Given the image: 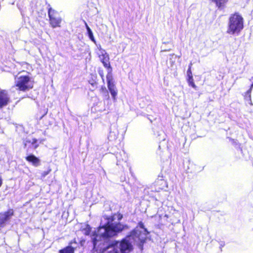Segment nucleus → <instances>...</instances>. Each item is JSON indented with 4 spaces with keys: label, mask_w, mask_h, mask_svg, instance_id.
Listing matches in <instances>:
<instances>
[{
    "label": "nucleus",
    "mask_w": 253,
    "mask_h": 253,
    "mask_svg": "<svg viewBox=\"0 0 253 253\" xmlns=\"http://www.w3.org/2000/svg\"><path fill=\"white\" fill-rule=\"evenodd\" d=\"M15 86L18 90L25 92L33 88L34 81L29 75H21L17 78Z\"/></svg>",
    "instance_id": "nucleus-3"
},
{
    "label": "nucleus",
    "mask_w": 253,
    "mask_h": 253,
    "mask_svg": "<svg viewBox=\"0 0 253 253\" xmlns=\"http://www.w3.org/2000/svg\"><path fill=\"white\" fill-rule=\"evenodd\" d=\"M120 249L121 253H128L132 250V246L129 242L126 239H123L120 244Z\"/></svg>",
    "instance_id": "nucleus-11"
},
{
    "label": "nucleus",
    "mask_w": 253,
    "mask_h": 253,
    "mask_svg": "<svg viewBox=\"0 0 253 253\" xmlns=\"http://www.w3.org/2000/svg\"><path fill=\"white\" fill-rule=\"evenodd\" d=\"M26 160L32 163L35 167H38L40 165L41 161L40 159L33 154H30L25 157Z\"/></svg>",
    "instance_id": "nucleus-13"
},
{
    "label": "nucleus",
    "mask_w": 253,
    "mask_h": 253,
    "mask_svg": "<svg viewBox=\"0 0 253 253\" xmlns=\"http://www.w3.org/2000/svg\"><path fill=\"white\" fill-rule=\"evenodd\" d=\"M101 62L103 66L108 70V73L110 72V75L112 74V68L109 61V56L107 53H103L99 56Z\"/></svg>",
    "instance_id": "nucleus-9"
},
{
    "label": "nucleus",
    "mask_w": 253,
    "mask_h": 253,
    "mask_svg": "<svg viewBox=\"0 0 253 253\" xmlns=\"http://www.w3.org/2000/svg\"><path fill=\"white\" fill-rule=\"evenodd\" d=\"M106 78L108 89L110 91L113 99L115 100L116 97L117 95V91L116 89V87L113 82L112 74L110 75V72L107 73Z\"/></svg>",
    "instance_id": "nucleus-7"
},
{
    "label": "nucleus",
    "mask_w": 253,
    "mask_h": 253,
    "mask_svg": "<svg viewBox=\"0 0 253 253\" xmlns=\"http://www.w3.org/2000/svg\"><path fill=\"white\" fill-rule=\"evenodd\" d=\"M51 171V169L50 168H48L47 170L43 171L41 173V177L42 178L45 177L47 175H48Z\"/></svg>",
    "instance_id": "nucleus-20"
},
{
    "label": "nucleus",
    "mask_w": 253,
    "mask_h": 253,
    "mask_svg": "<svg viewBox=\"0 0 253 253\" xmlns=\"http://www.w3.org/2000/svg\"><path fill=\"white\" fill-rule=\"evenodd\" d=\"M252 89H253V88H251V87H250V89L246 92L247 94H249V98H250V100H251V92L252 91Z\"/></svg>",
    "instance_id": "nucleus-22"
},
{
    "label": "nucleus",
    "mask_w": 253,
    "mask_h": 253,
    "mask_svg": "<svg viewBox=\"0 0 253 253\" xmlns=\"http://www.w3.org/2000/svg\"><path fill=\"white\" fill-rule=\"evenodd\" d=\"M211 3L215 4L218 9H223L229 0H209Z\"/></svg>",
    "instance_id": "nucleus-14"
},
{
    "label": "nucleus",
    "mask_w": 253,
    "mask_h": 253,
    "mask_svg": "<svg viewBox=\"0 0 253 253\" xmlns=\"http://www.w3.org/2000/svg\"><path fill=\"white\" fill-rule=\"evenodd\" d=\"M98 72L99 75L101 77V78L102 80V81L104 82V71H103V69L99 68L98 69Z\"/></svg>",
    "instance_id": "nucleus-19"
},
{
    "label": "nucleus",
    "mask_w": 253,
    "mask_h": 253,
    "mask_svg": "<svg viewBox=\"0 0 253 253\" xmlns=\"http://www.w3.org/2000/svg\"><path fill=\"white\" fill-rule=\"evenodd\" d=\"M142 233L145 236H147L150 232L148 231L147 228L145 227L142 221H139L136 227L129 232V235H128L126 237H135L137 238L140 241L141 246L142 247L143 244L146 242L147 238L145 237L141 238Z\"/></svg>",
    "instance_id": "nucleus-4"
},
{
    "label": "nucleus",
    "mask_w": 253,
    "mask_h": 253,
    "mask_svg": "<svg viewBox=\"0 0 253 253\" xmlns=\"http://www.w3.org/2000/svg\"><path fill=\"white\" fill-rule=\"evenodd\" d=\"M187 82L188 84V85L194 89H197V86L195 85L194 82V79L193 76L187 77Z\"/></svg>",
    "instance_id": "nucleus-17"
},
{
    "label": "nucleus",
    "mask_w": 253,
    "mask_h": 253,
    "mask_svg": "<svg viewBox=\"0 0 253 253\" xmlns=\"http://www.w3.org/2000/svg\"><path fill=\"white\" fill-rule=\"evenodd\" d=\"M250 87H251V88H253V83L251 84Z\"/></svg>",
    "instance_id": "nucleus-25"
},
{
    "label": "nucleus",
    "mask_w": 253,
    "mask_h": 253,
    "mask_svg": "<svg viewBox=\"0 0 253 253\" xmlns=\"http://www.w3.org/2000/svg\"><path fill=\"white\" fill-rule=\"evenodd\" d=\"M48 15L49 22L51 27L53 28L60 27L62 18L59 16L58 13L49 7L48 8Z\"/></svg>",
    "instance_id": "nucleus-5"
},
{
    "label": "nucleus",
    "mask_w": 253,
    "mask_h": 253,
    "mask_svg": "<svg viewBox=\"0 0 253 253\" xmlns=\"http://www.w3.org/2000/svg\"><path fill=\"white\" fill-rule=\"evenodd\" d=\"M84 230L85 231L84 235L86 236H88L90 234L91 228L89 225L87 224L85 228L84 229Z\"/></svg>",
    "instance_id": "nucleus-18"
},
{
    "label": "nucleus",
    "mask_w": 253,
    "mask_h": 253,
    "mask_svg": "<svg viewBox=\"0 0 253 253\" xmlns=\"http://www.w3.org/2000/svg\"><path fill=\"white\" fill-rule=\"evenodd\" d=\"M14 215V211L13 209H8L3 212L0 213V227H3L5 226L6 222L10 220L11 218Z\"/></svg>",
    "instance_id": "nucleus-6"
},
{
    "label": "nucleus",
    "mask_w": 253,
    "mask_h": 253,
    "mask_svg": "<svg viewBox=\"0 0 253 253\" xmlns=\"http://www.w3.org/2000/svg\"><path fill=\"white\" fill-rule=\"evenodd\" d=\"M10 102L9 97L4 90H0V109L7 106Z\"/></svg>",
    "instance_id": "nucleus-10"
},
{
    "label": "nucleus",
    "mask_w": 253,
    "mask_h": 253,
    "mask_svg": "<svg viewBox=\"0 0 253 253\" xmlns=\"http://www.w3.org/2000/svg\"><path fill=\"white\" fill-rule=\"evenodd\" d=\"M96 76L92 75L91 79L88 81V83L93 87H97L98 83L96 81Z\"/></svg>",
    "instance_id": "nucleus-16"
},
{
    "label": "nucleus",
    "mask_w": 253,
    "mask_h": 253,
    "mask_svg": "<svg viewBox=\"0 0 253 253\" xmlns=\"http://www.w3.org/2000/svg\"><path fill=\"white\" fill-rule=\"evenodd\" d=\"M38 147V140L35 138H32V140H27L24 142V147L27 149V152L28 151L29 148L36 149Z\"/></svg>",
    "instance_id": "nucleus-12"
},
{
    "label": "nucleus",
    "mask_w": 253,
    "mask_h": 253,
    "mask_svg": "<svg viewBox=\"0 0 253 253\" xmlns=\"http://www.w3.org/2000/svg\"><path fill=\"white\" fill-rule=\"evenodd\" d=\"M244 28V19L241 15L235 12L232 14L229 19L227 33L230 35L239 34Z\"/></svg>",
    "instance_id": "nucleus-2"
},
{
    "label": "nucleus",
    "mask_w": 253,
    "mask_h": 253,
    "mask_svg": "<svg viewBox=\"0 0 253 253\" xmlns=\"http://www.w3.org/2000/svg\"><path fill=\"white\" fill-rule=\"evenodd\" d=\"M2 184H3V179H2V176L1 175H0V188L2 186Z\"/></svg>",
    "instance_id": "nucleus-23"
},
{
    "label": "nucleus",
    "mask_w": 253,
    "mask_h": 253,
    "mask_svg": "<svg viewBox=\"0 0 253 253\" xmlns=\"http://www.w3.org/2000/svg\"><path fill=\"white\" fill-rule=\"evenodd\" d=\"M74 245H78L77 240L75 238L69 242L68 246L60 249L59 251V253H75V251L77 249V247L74 246Z\"/></svg>",
    "instance_id": "nucleus-8"
},
{
    "label": "nucleus",
    "mask_w": 253,
    "mask_h": 253,
    "mask_svg": "<svg viewBox=\"0 0 253 253\" xmlns=\"http://www.w3.org/2000/svg\"><path fill=\"white\" fill-rule=\"evenodd\" d=\"M193 76L192 69H188L187 71V77Z\"/></svg>",
    "instance_id": "nucleus-21"
},
{
    "label": "nucleus",
    "mask_w": 253,
    "mask_h": 253,
    "mask_svg": "<svg viewBox=\"0 0 253 253\" xmlns=\"http://www.w3.org/2000/svg\"><path fill=\"white\" fill-rule=\"evenodd\" d=\"M192 65H193L192 62H191L188 65V69H192Z\"/></svg>",
    "instance_id": "nucleus-24"
},
{
    "label": "nucleus",
    "mask_w": 253,
    "mask_h": 253,
    "mask_svg": "<svg viewBox=\"0 0 253 253\" xmlns=\"http://www.w3.org/2000/svg\"><path fill=\"white\" fill-rule=\"evenodd\" d=\"M83 241H84V240L81 241H80V243H81V244H82V242H83Z\"/></svg>",
    "instance_id": "nucleus-26"
},
{
    "label": "nucleus",
    "mask_w": 253,
    "mask_h": 253,
    "mask_svg": "<svg viewBox=\"0 0 253 253\" xmlns=\"http://www.w3.org/2000/svg\"><path fill=\"white\" fill-rule=\"evenodd\" d=\"M85 27L86 28V30H87V33H88V37H89V39L93 42H94L95 43V39L94 38L93 33H92L90 28L89 27V26H88L87 24L85 22Z\"/></svg>",
    "instance_id": "nucleus-15"
},
{
    "label": "nucleus",
    "mask_w": 253,
    "mask_h": 253,
    "mask_svg": "<svg viewBox=\"0 0 253 253\" xmlns=\"http://www.w3.org/2000/svg\"><path fill=\"white\" fill-rule=\"evenodd\" d=\"M47 114V112H45V114H44V115H45V114Z\"/></svg>",
    "instance_id": "nucleus-29"
},
{
    "label": "nucleus",
    "mask_w": 253,
    "mask_h": 253,
    "mask_svg": "<svg viewBox=\"0 0 253 253\" xmlns=\"http://www.w3.org/2000/svg\"><path fill=\"white\" fill-rule=\"evenodd\" d=\"M117 217L118 221H120L123 217V215L120 212L115 213L106 218L107 222L106 224L98 227L99 234H94V237L92 239L93 249L96 251L103 252L107 250L109 246L105 245V241H103L98 244L99 240L98 237H102L104 239H108L117 235L118 233L121 232L124 229L128 228L127 225H124L120 222L113 223Z\"/></svg>",
    "instance_id": "nucleus-1"
},
{
    "label": "nucleus",
    "mask_w": 253,
    "mask_h": 253,
    "mask_svg": "<svg viewBox=\"0 0 253 253\" xmlns=\"http://www.w3.org/2000/svg\"><path fill=\"white\" fill-rule=\"evenodd\" d=\"M47 114V112H45V114H44V115H45V114Z\"/></svg>",
    "instance_id": "nucleus-27"
},
{
    "label": "nucleus",
    "mask_w": 253,
    "mask_h": 253,
    "mask_svg": "<svg viewBox=\"0 0 253 253\" xmlns=\"http://www.w3.org/2000/svg\"><path fill=\"white\" fill-rule=\"evenodd\" d=\"M47 114V112H45V114H44V115H45V114Z\"/></svg>",
    "instance_id": "nucleus-28"
}]
</instances>
